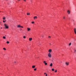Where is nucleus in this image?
<instances>
[{
	"instance_id": "obj_1",
	"label": "nucleus",
	"mask_w": 76,
	"mask_h": 76,
	"mask_svg": "<svg viewBox=\"0 0 76 76\" xmlns=\"http://www.w3.org/2000/svg\"><path fill=\"white\" fill-rule=\"evenodd\" d=\"M4 25L5 26V28H6V29L9 28V26H7V24H6V23H4Z\"/></svg>"
},
{
	"instance_id": "obj_2",
	"label": "nucleus",
	"mask_w": 76,
	"mask_h": 76,
	"mask_svg": "<svg viewBox=\"0 0 76 76\" xmlns=\"http://www.w3.org/2000/svg\"><path fill=\"white\" fill-rule=\"evenodd\" d=\"M48 57H50V58H51V55L50 53L48 54Z\"/></svg>"
},
{
	"instance_id": "obj_3",
	"label": "nucleus",
	"mask_w": 76,
	"mask_h": 76,
	"mask_svg": "<svg viewBox=\"0 0 76 76\" xmlns=\"http://www.w3.org/2000/svg\"><path fill=\"white\" fill-rule=\"evenodd\" d=\"M67 13H68V15H70V11L69 10H68L67 11Z\"/></svg>"
},
{
	"instance_id": "obj_4",
	"label": "nucleus",
	"mask_w": 76,
	"mask_h": 76,
	"mask_svg": "<svg viewBox=\"0 0 76 76\" xmlns=\"http://www.w3.org/2000/svg\"><path fill=\"white\" fill-rule=\"evenodd\" d=\"M37 18H38V17L37 16H35L34 17V19H37Z\"/></svg>"
},
{
	"instance_id": "obj_5",
	"label": "nucleus",
	"mask_w": 76,
	"mask_h": 76,
	"mask_svg": "<svg viewBox=\"0 0 76 76\" xmlns=\"http://www.w3.org/2000/svg\"><path fill=\"white\" fill-rule=\"evenodd\" d=\"M74 32L76 34V28H75L74 29Z\"/></svg>"
},
{
	"instance_id": "obj_6",
	"label": "nucleus",
	"mask_w": 76,
	"mask_h": 76,
	"mask_svg": "<svg viewBox=\"0 0 76 76\" xmlns=\"http://www.w3.org/2000/svg\"><path fill=\"white\" fill-rule=\"evenodd\" d=\"M21 26L20 25H18L17 26V28H21Z\"/></svg>"
},
{
	"instance_id": "obj_7",
	"label": "nucleus",
	"mask_w": 76,
	"mask_h": 76,
	"mask_svg": "<svg viewBox=\"0 0 76 76\" xmlns=\"http://www.w3.org/2000/svg\"><path fill=\"white\" fill-rule=\"evenodd\" d=\"M27 30L28 31H31V28H27Z\"/></svg>"
},
{
	"instance_id": "obj_8",
	"label": "nucleus",
	"mask_w": 76,
	"mask_h": 76,
	"mask_svg": "<svg viewBox=\"0 0 76 76\" xmlns=\"http://www.w3.org/2000/svg\"><path fill=\"white\" fill-rule=\"evenodd\" d=\"M32 38H29V41H32Z\"/></svg>"
},
{
	"instance_id": "obj_9",
	"label": "nucleus",
	"mask_w": 76,
	"mask_h": 76,
	"mask_svg": "<svg viewBox=\"0 0 76 76\" xmlns=\"http://www.w3.org/2000/svg\"><path fill=\"white\" fill-rule=\"evenodd\" d=\"M52 51V50H51V49H50L49 50V53H51V51Z\"/></svg>"
},
{
	"instance_id": "obj_10",
	"label": "nucleus",
	"mask_w": 76,
	"mask_h": 76,
	"mask_svg": "<svg viewBox=\"0 0 76 76\" xmlns=\"http://www.w3.org/2000/svg\"><path fill=\"white\" fill-rule=\"evenodd\" d=\"M69 64V62H68L67 63V66H68V65Z\"/></svg>"
},
{
	"instance_id": "obj_11",
	"label": "nucleus",
	"mask_w": 76,
	"mask_h": 76,
	"mask_svg": "<svg viewBox=\"0 0 76 76\" xmlns=\"http://www.w3.org/2000/svg\"><path fill=\"white\" fill-rule=\"evenodd\" d=\"M3 20H5L6 19V18L5 17H4L3 18Z\"/></svg>"
},
{
	"instance_id": "obj_12",
	"label": "nucleus",
	"mask_w": 76,
	"mask_h": 76,
	"mask_svg": "<svg viewBox=\"0 0 76 76\" xmlns=\"http://www.w3.org/2000/svg\"><path fill=\"white\" fill-rule=\"evenodd\" d=\"M50 66L51 67H52V66H53V64L52 63H51L50 64Z\"/></svg>"
},
{
	"instance_id": "obj_13",
	"label": "nucleus",
	"mask_w": 76,
	"mask_h": 76,
	"mask_svg": "<svg viewBox=\"0 0 76 76\" xmlns=\"http://www.w3.org/2000/svg\"><path fill=\"white\" fill-rule=\"evenodd\" d=\"M35 66H32V68H35Z\"/></svg>"
},
{
	"instance_id": "obj_14",
	"label": "nucleus",
	"mask_w": 76,
	"mask_h": 76,
	"mask_svg": "<svg viewBox=\"0 0 76 76\" xmlns=\"http://www.w3.org/2000/svg\"><path fill=\"white\" fill-rule=\"evenodd\" d=\"M3 39H6V37L4 36L3 37Z\"/></svg>"
},
{
	"instance_id": "obj_15",
	"label": "nucleus",
	"mask_w": 76,
	"mask_h": 76,
	"mask_svg": "<svg viewBox=\"0 0 76 76\" xmlns=\"http://www.w3.org/2000/svg\"><path fill=\"white\" fill-rule=\"evenodd\" d=\"M23 38H24V39H25V38H26V37H25V36H24Z\"/></svg>"
},
{
	"instance_id": "obj_16",
	"label": "nucleus",
	"mask_w": 76,
	"mask_h": 76,
	"mask_svg": "<svg viewBox=\"0 0 76 76\" xmlns=\"http://www.w3.org/2000/svg\"><path fill=\"white\" fill-rule=\"evenodd\" d=\"M3 50H6V49L5 48H3Z\"/></svg>"
},
{
	"instance_id": "obj_17",
	"label": "nucleus",
	"mask_w": 76,
	"mask_h": 76,
	"mask_svg": "<svg viewBox=\"0 0 76 76\" xmlns=\"http://www.w3.org/2000/svg\"><path fill=\"white\" fill-rule=\"evenodd\" d=\"M7 44H9V41H7Z\"/></svg>"
},
{
	"instance_id": "obj_18",
	"label": "nucleus",
	"mask_w": 76,
	"mask_h": 76,
	"mask_svg": "<svg viewBox=\"0 0 76 76\" xmlns=\"http://www.w3.org/2000/svg\"><path fill=\"white\" fill-rule=\"evenodd\" d=\"M72 44V43H70L69 44V46H70V45H71Z\"/></svg>"
},
{
	"instance_id": "obj_19",
	"label": "nucleus",
	"mask_w": 76,
	"mask_h": 76,
	"mask_svg": "<svg viewBox=\"0 0 76 76\" xmlns=\"http://www.w3.org/2000/svg\"><path fill=\"white\" fill-rule=\"evenodd\" d=\"M27 15H30V13H27Z\"/></svg>"
},
{
	"instance_id": "obj_20",
	"label": "nucleus",
	"mask_w": 76,
	"mask_h": 76,
	"mask_svg": "<svg viewBox=\"0 0 76 76\" xmlns=\"http://www.w3.org/2000/svg\"><path fill=\"white\" fill-rule=\"evenodd\" d=\"M52 71H54V69H52Z\"/></svg>"
},
{
	"instance_id": "obj_21",
	"label": "nucleus",
	"mask_w": 76,
	"mask_h": 76,
	"mask_svg": "<svg viewBox=\"0 0 76 76\" xmlns=\"http://www.w3.org/2000/svg\"><path fill=\"white\" fill-rule=\"evenodd\" d=\"M45 65H47V63L46 62L45 63Z\"/></svg>"
},
{
	"instance_id": "obj_22",
	"label": "nucleus",
	"mask_w": 76,
	"mask_h": 76,
	"mask_svg": "<svg viewBox=\"0 0 76 76\" xmlns=\"http://www.w3.org/2000/svg\"><path fill=\"white\" fill-rule=\"evenodd\" d=\"M31 23H32L33 24H34V22H31Z\"/></svg>"
},
{
	"instance_id": "obj_23",
	"label": "nucleus",
	"mask_w": 76,
	"mask_h": 76,
	"mask_svg": "<svg viewBox=\"0 0 76 76\" xmlns=\"http://www.w3.org/2000/svg\"><path fill=\"white\" fill-rule=\"evenodd\" d=\"M37 70V69L35 68V69H34V71H35V70Z\"/></svg>"
},
{
	"instance_id": "obj_24",
	"label": "nucleus",
	"mask_w": 76,
	"mask_h": 76,
	"mask_svg": "<svg viewBox=\"0 0 76 76\" xmlns=\"http://www.w3.org/2000/svg\"><path fill=\"white\" fill-rule=\"evenodd\" d=\"M43 63H46V62L45 61H44L43 62Z\"/></svg>"
},
{
	"instance_id": "obj_25",
	"label": "nucleus",
	"mask_w": 76,
	"mask_h": 76,
	"mask_svg": "<svg viewBox=\"0 0 76 76\" xmlns=\"http://www.w3.org/2000/svg\"><path fill=\"white\" fill-rule=\"evenodd\" d=\"M57 70H55V72H57Z\"/></svg>"
},
{
	"instance_id": "obj_26",
	"label": "nucleus",
	"mask_w": 76,
	"mask_h": 76,
	"mask_svg": "<svg viewBox=\"0 0 76 76\" xmlns=\"http://www.w3.org/2000/svg\"><path fill=\"white\" fill-rule=\"evenodd\" d=\"M3 22H4V23H5V21H4V20H3Z\"/></svg>"
},
{
	"instance_id": "obj_27",
	"label": "nucleus",
	"mask_w": 76,
	"mask_h": 76,
	"mask_svg": "<svg viewBox=\"0 0 76 76\" xmlns=\"http://www.w3.org/2000/svg\"><path fill=\"white\" fill-rule=\"evenodd\" d=\"M63 19H65V17H64Z\"/></svg>"
},
{
	"instance_id": "obj_28",
	"label": "nucleus",
	"mask_w": 76,
	"mask_h": 76,
	"mask_svg": "<svg viewBox=\"0 0 76 76\" xmlns=\"http://www.w3.org/2000/svg\"><path fill=\"white\" fill-rule=\"evenodd\" d=\"M44 75H46L47 74V73H46L45 72L44 73Z\"/></svg>"
},
{
	"instance_id": "obj_29",
	"label": "nucleus",
	"mask_w": 76,
	"mask_h": 76,
	"mask_svg": "<svg viewBox=\"0 0 76 76\" xmlns=\"http://www.w3.org/2000/svg\"><path fill=\"white\" fill-rule=\"evenodd\" d=\"M76 50H75V52H76Z\"/></svg>"
},
{
	"instance_id": "obj_30",
	"label": "nucleus",
	"mask_w": 76,
	"mask_h": 76,
	"mask_svg": "<svg viewBox=\"0 0 76 76\" xmlns=\"http://www.w3.org/2000/svg\"><path fill=\"white\" fill-rule=\"evenodd\" d=\"M21 28H23V27L21 26Z\"/></svg>"
},
{
	"instance_id": "obj_31",
	"label": "nucleus",
	"mask_w": 76,
	"mask_h": 76,
	"mask_svg": "<svg viewBox=\"0 0 76 76\" xmlns=\"http://www.w3.org/2000/svg\"><path fill=\"white\" fill-rule=\"evenodd\" d=\"M47 75H48L47 74H46V76H47Z\"/></svg>"
},
{
	"instance_id": "obj_32",
	"label": "nucleus",
	"mask_w": 76,
	"mask_h": 76,
	"mask_svg": "<svg viewBox=\"0 0 76 76\" xmlns=\"http://www.w3.org/2000/svg\"><path fill=\"white\" fill-rule=\"evenodd\" d=\"M20 31H22V29H20Z\"/></svg>"
},
{
	"instance_id": "obj_33",
	"label": "nucleus",
	"mask_w": 76,
	"mask_h": 76,
	"mask_svg": "<svg viewBox=\"0 0 76 76\" xmlns=\"http://www.w3.org/2000/svg\"><path fill=\"white\" fill-rule=\"evenodd\" d=\"M24 1H26V0H23Z\"/></svg>"
},
{
	"instance_id": "obj_34",
	"label": "nucleus",
	"mask_w": 76,
	"mask_h": 76,
	"mask_svg": "<svg viewBox=\"0 0 76 76\" xmlns=\"http://www.w3.org/2000/svg\"><path fill=\"white\" fill-rule=\"evenodd\" d=\"M49 38H51V37L50 36H49Z\"/></svg>"
},
{
	"instance_id": "obj_35",
	"label": "nucleus",
	"mask_w": 76,
	"mask_h": 76,
	"mask_svg": "<svg viewBox=\"0 0 76 76\" xmlns=\"http://www.w3.org/2000/svg\"><path fill=\"white\" fill-rule=\"evenodd\" d=\"M66 64H67V62L66 63Z\"/></svg>"
},
{
	"instance_id": "obj_36",
	"label": "nucleus",
	"mask_w": 76,
	"mask_h": 76,
	"mask_svg": "<svg viewBox=\"0 0 76 76\" xmlns=\"http://www.w3.org/2000/svg\"><path fill=\"white\" fill-rule=\"evenodd\" d=\"M50 45H51V43H50Z\"/></svg>"
},
{
	"instance_id": "obj_37",
	"label": "nucleus",
	"mask_w": 76,
	"mask_h": 76,
	"mask_svg": "<svg viewBox=\"0 0 76 76\" xmlns=\"http://www.w3.org/2000/svg\"><path fill=\"white\" fill-rule=\"evenodd\" d=\"M4 21H5V22H6V20Z\"/></svg>"
},
{
	"instance_id": "obj_38",
	"label": "nucleus",
	"mask_w": 76,
	"mask_h": 76,
	"mask_svg": "<svg viewBox=\"0 0 76 76\" xmlns=\"http://www.w3.org/2000/svg\"><path fill=\"white\" fill-rule=\"evenodd\" d=\"M1 29H2V27H1Z\"/></svg>"
},
{
	"instance_id": "obj_39",
	"label": "nucleus",
	"mask_w": 76,
	"mask_h": 76,
	"mask_svg": "<svg viewBox=\"0 0 76 76\" xmlns=\"http://www.w3.org/2000/svg\"><path fill=\"white\" fill-rule=\"evenodd\" d=\"M15 63H16V61H15Z\"/></svg>"
},
{
	"instance_id": "obj_40",
	"label": "nucleus",
	"mask_w": 76,
	"mask_h": 76,
	"mask_svg": "<svg viewBox=\"0 0 76 76\" xmlns=\"http://www.w3.org/2000/svg\"><path fill=\"white\" fill-rule=\"evenodd\" d=\"M19 0V1H20V0Z\"/></svg>"
},
{
	"instance_id": "obj_41",
	"label": "nucleus",
	"mask_w": 76,
	"mask_h": 76,
	"mask_svg": "<svg viewBox=\"0 0 76 76\" xmlns=\"http://www.w3.org/2000/svg\"><path fill=\"white\" fill-rule=\"evenodd\" d=\"M0 23H1V22H0Z\"/></svg>"
},
{
	"instance_id": "obj_42",
	"label": "nucleus",
	"mask_w": 76,
	"mask_h": 76,
	"mask_svg": "<svg viewBox=\"0 0 76 76\" xmlns=\"http://www.w3.org/2000/svg\"><path fill=\"white\" fill-rule=\"evenodd\" d=\"M5 37H6V35H5Z\"/></svg>"
}]
</instances>
